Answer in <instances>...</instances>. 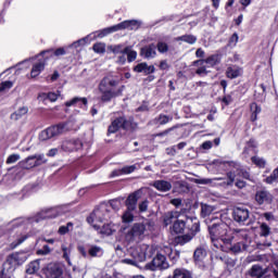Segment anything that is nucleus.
Masks as SVG:
<instances>
[{
    "mask_svg": "<svg viewBox=\"0 0 278 278\" xmlns=\"http://www.w3.org/2000/svg\"><path fill=\"white\" fill-rule=\"evenodd\" d=\"M208 225L211 242L215 249H223V244H231V236H229V226L223 220L212 215L205 219Z\"/></svg>",
    "mask_w": 278,
    "mask_h": 278,
    "instance_id": "obj_1",
    "label": "nucleus"
},
{
    "mask_svg": "<svg viewBox=\"0 0 278 278\" xmlns=\"http://www.w3.org/2000/svg\"><path fill=\"white\" fill-rule=\"evenodd\" d=\"M121 79L113 75L104 76L99 86L98 90L100 92V101L102 103H110L112 99H116V97H121L123 94V90H125V86H119Z\"/></svg>",
    "mask_w": 278,
    "mask_h": 278,
    "instance_id": "obj_2",
    "label": "nucleus"
},
{
    "mask_svg": "<svg viewBox=\"0 0 278 278\" xmlns=\"http://www.w3.org/2000/svg\"><path fill=\"white\" fill-rule=\"evenodd\" d=\"M60 216V207H51L46 208L37 214L36 217H31L29 219H14L7 225V231H12V229H16V227H23V225H29L31 223H40V220H47V218H58Z\"/></svg>",
    "mask_w": 278,
    "mask_h": 278,
    "instance_id": "obj_3",
    "label": "nucleus"
},
{
    "mask_svg": "<svg viewBox=\"0 0 278 278\" xmlns=\"http://www.w3.org/2000/svg\"><path fill=\"white\" fill-rule=\"evenodd\" d=\"M153 222L143 219L142 223H136L126 233L127 242H140L147 231H153Z\"/></svg>",
    "mask_w": 278,
    "mask_h": 278,
    "instance_id": "obj_4",
    "label": "nucleus"
},
{
    "mask_svg": "<svg viewBox=\"0 0 278 278\" xmlns=\"http://www.w3.org/2000/svg\"><path fill=\"white\" fill-rule=\"evenodd\" d=\"M138 128V124L134 122V117L121 116L115 118L109 126L108 134H116L119 129L124 131H134Z\"/></svg>",
    "mask_w": 278,
    "mask_h": 278,
    "instance_id": "obj_5",
    "label": "nucleus"
},
{
    "mask_svg": "<svg viewBox=\"0 0 278 278\" xmlns=\"http://www.w3.org/2000/svg\"><path fill=\"white\" fill-rule=\"evenodd\" d=\"M138 128V124L134 122V117L121 116L115 118L109 126L108 134H116L119 129L124 131H134Z\"/></svg>",
    "mask_w": 278,
    "mask_h": 278,
    "instance_id": "obj_6",
    "label": "nucleus"
},
{
    "mask_svg": "<svg viewBox=\"0 0 278 278\" xmlns=\"http://www.w3.org/2000/svg\"><path fill=\"white\" fill-rule=\"evenodd\" d=\"M108 218H110V208L105 204H101L87 217V223L92 225L93 229L99 230V225Z\"/></svg>",
    "mask_w": 278,
    "mask_h": 278,
    "instance_id": "obj_7",
    "label": "nucleus"
},
{
    "mask_svg": "<svg viewBox=\"0 0 278 278\" xmlns=\"http://www.w3.org/2000/svg\"><path fill=\"white\" fill-rule=\"evenodd\" d=\"M128 253L131 257H136L139 262H144L147 258L153 257L155 255V248L149 244H139L136 247H131L128 250Z\"/></svg>",
    "mask_w": 278,
    "mask_h": 278,
    "instance_id": "obj_8",
    "label": "nucleus"
},
{
    "mask_svg": "<svg viewBox=\"0 0 278 278\" xmlns=\"http://www.w3.org/2000/svg\"><path fill=\"white\" fill-rule=\"evenodd\" d=\"M213 164L214 166H217V168H220V170H229L227 173L228 180L225 184L226 186H233V181H236V168H238V163L217 159L213 161Z\"/></svg>",
    "mask_w": 278,
    "mask_h": 278,
    "instance_id": "obj_9",
    "label": "nucleus"
},
{
    "mask_svg": "<svg viewBox=\"0 0 278 278\" xmlns=\"http://www.w3.org/2000/svg\"><path fill=\"white\" fill-rule=\"evenodd\" d=\"M64 131H68V123H61L42 130L39 134V140L41 142L51 140V138H55V136H60L61 134H64Z\"/></svg>",
    "mask_w": 278,
    "mask_h": 278,
    "instance_id": "obj_10",
    "label": "nucleus"
},
{
    "mask_svg": "<svg viewBox=\"0 0 278 278\" xmlns=\"http://www.w3.org/2000/svg\"><path fill=\"white\" fill-rule=\"evenodd\" d=\"M29 258L27 252H14L7 257L4 265H9L10 268H16L17 266H23Z\"/></svg>",
    "mask_w": 278,
    "mask_h": 278,
    "instance_id": "obj_11",
    "label": "nucleus"
},
{
    "mask_svg": "<svg viewBox=\"0 0 278 278\" xmlns=\"http://www.w3.org/2000/svg\"><path fill=\"white\" fill-rule=\"evenodd\" d=\"M275 197L266 188H261L256 190L254 194V201L256 205H270Z\"/></svg>",
    "mask_w": 278,
    "mask_h": 278,
    "instance_id": "obj_12",
    "label": "nucleus"
},
{
    "mask_svg": "<svg viewBox=\"0 0 278 278\" xmlns=\"http://www.w3.org/2000/svg\"><path fill=\"white\" fill-rule=\"evenodd\" d=\"M168 261H166V256L162 254H156V256L152 260L151 263L146 265L148 270H166L168 268Z\"/></svg>",
    "mask_w": 278,
    "mask_h": 278,
    "instance_id": "obj_13",
    "label": "nucleus"
},
{
    "mask_svg": "<svg viewBox=\"0 0 278 278\" xmlns=\"http://www.w3.org/2000/svg\"><path fill=\"white\" fill-rule=\"evenodd\" d=\"M233 220L240 225H244L249 220V208L236 207L232 212Z\"/></svg>",
    "mask_w": 278,
    "mask_h": 278,
    "instance_id": "obj_14",
    "label": "nucleus"
},
{
    "mask_svg": "<svg viewBox=\"0 0 278 278\" xmlns=\"http://www.w3.org/2000/svg\"><path fill=\"white\" fill-rule=\"evenodd\" d=\"M140 55L141 58H144V60H153L157 56V47L155 43L144 46L140 50Z\"/></svg>",
    "mask_w": 278,
    "mask_h": 278,
    "instance_id": "obj_15",
    "label": "nucleus"
},
{
    "mask_svg": "<svg viewBox=\"0 0 278 278\" xmlns=\"http://www.w3.org/2000/svg\"><path fill=\"white\" fill-rule=\"evenodd\" d=\"M140 25H142V23L136 20H127L119 24H116L117 31H122L123 29H129L130 31H134L136 29H140Z\"/></svg>",
    "mask_w": 278,
    "mask_h": 278,
    "instance_id": "obj_16",
    "label": "nucleus"
},
{
    "mask_svg": "<svg viewBox=\"0 0 278 278\" xmlns=\"http://www.w3.org/2000/svg\"><path fill=\"white\" fill-rule=\"evenodd\" d=\"M47 278H64V269L59 264L50 265L47 270Z\"/></svg>",
    "mask_w": 278,
    "mask_h": 278,
    "instance_id": "obj_17",
    "label": "nucleus"
},
{
    "mask_svg": "<svg viewBox=\"0 0 278 278\" xmlns=\"http://www.w3.org/2000/svg\"><path fill=\"white\" fill-rule=\"evenodd\" d=\"M242 73H244L242 67L238 65H229L226 70V77L228 79H238V77H242Z\"/></svg>",
    "mask_w": 278,
    "mask_h": 278,
    "instance_id": "obj_18",
    "label": "nucleus"
},
{
    "mask_svg": "<svg viewBox=\"0 0 278 278\" xmlns=\"http://www.w3.org/2000/svg\"><path fill=\"white\" fill-rule=\"evenodd\" d=\"M61 149L66 152L79 151V149H81V141L78 139L64 141L61 146Z\"/></svg>",
    "mask_w": 278,
    "mask_h": 278,
    "instance_id": "obj_19",
    "label": "nucleus"
},
{
    "mask_svg": "<svg viewBox=\"0 0 278 278\" xmlns=\"http://www.w3.org/2000/svg\"><path fill=\"white\" fill-rule=\"evenodd\" d=\"M135 73H143V75H152L155 73V66L147 64V62L138 63L134 67Z\"/></svg>",
    "mask_w": 278,
    "mask_h": 278,
    "instance_id": "obj_20",
    "label": "nucleus"
},
{
    "mask_svg": "<svg viewBox=\"0 0 278 278\" xmlns=\"http://www.w3.org/2000/svg\"><path fill=\"white\" fill-rule=\"evenodd\" d=\"M152 186L159 192H170L173 190V185L168 180H154Z\"/></svg>",
    "mask_w": 278,
    "mask_h": 278,
    "instance_id": "obj_21",
    "label": "nucleus"
},
{
    "mask_svg": "<svg viewBox=\"0 0 278 278\" xmlns=\"http://www.w3.org/2000/svg\"><path fill=\"white\" fill-rule=\"evenodd\" d=\"M138 194H140V192L136 191L129 194L128 198L126 199V206H127V210H129V212H135L136 207H138V199H140Z\"/></svg>",
    "mask_w": 278,
    "mask_h": 278,
    "instance_id": "obj_22",
    "label": "nucleus"
},
{
    "mask_svg": "<svg viewBox=\"0 0 278 278\" xmlns=\"http://www.w3.org/2000/svg\"><path fill=\"white\" fill-rule=\"evenodd\" d=\"M197 64H207L210 67H214L217 64H220V54H213L205 60L194 61V65Z\"/></svg>",
    "mask_w": 278,
    "mask_h": 278,
    "instance_id": "obj_23",
    "label": "nucleus"
},
{
    "mask_svg": "<svg viewBox=\"0 0 278 278\" xmlns=\"http://www.w3.org/2000/svg\"><path fill=\"white\" fill-rule=\"evenodd\" d=\"M136 165H128V166H124L122 168L118 169H114L110 177H121V175H131V173H134L136 170Z\"/></svg>",
    "mask_w": 278,
    "mask_h": 278,
    "instance_id": "obj_24",
    "label": "nucleus"
},
{
    "mask_svg": "<svg viewBox=\"0 0 278 278\" xmlns=\"http://www.w3.org/2000/svg\"><path fill=\"white\" fill-rule=\"evenodd\" d=\"M266 273H268V268H263L261 265H253L249 271L250 277L253 278H263Z\"/></svg>",
    "mask_w": 278,
    "mask_h": 278,
    "instance_id": "obj_25",
    "label": "nucleus"
},
{
    "mask_svg": "<svg viewBox=\"0 0 278 278\" xmlns=\"http://www.w3.org/2000/svg\"><path fill=\"white\" fill-rule=\"evenodd\" d=\"M73 105L78 108H86V105H88V99L75 97L72 100L65 102L66 108H73Z\"/></svg>",
    "mask_w": 278,
    "mask_h": 278,
    "instance_id": "obj_26",
    "label": "nucleus"
},
{
    "mask_svg": "<svg viewBox=\"0 0 278 278\" xmlns=\"http://www.w3.org/2000/svg\"><path fill=\"white\" fill-rule=\"evenodd\" d=\"M178 219H179V212L177 211L167 212L163 217L165 227H168V225H173V223L174 224L177 223Z\"/></svg>",
    "mask_w": 278,
    "mask_h": 278,
    "instance_id": "obj_27",
    "label": "nucleus"
},
{
    "mask_svg": "<svg viewBox=\"0 0 278 278\" xmlns=\"http://www.w3.org/2000/svg\"><path fill=\"white\" fill-rule=\"evenodd\" d=\"M36 159L34 155L28 156L26 160H23L18 163L20 168H25L26 170H29L30 168H36Z\"/></svg>",
    "mask_w": 278,
    "mask_h": 278,
    "instance_id": "obj_28",
    "label": "nucleus"
},
{
    "mask_svg": "<svg viewBox=\"0 0 278 278\" xmlns=\"http://www.w3.org/2000/svg\"><path fill=\"white\" fill-rule=\"evenodd\" d=\"M115 31H118V27L116 25L106 27L102 30H99L96 33V38H105V36H110V34H114Z\"/></svg>",
    "mask_w": 278,
    "mask_h": 278,
    "instance_id": "obj_29",
    "label": "nucleus"
},
{
    "mask_svg": "<svg viewBox=\"0 0 278 278\" xmlns=\"http://www.w3.org/2000/svg\"><path fill=\"white\" fill-rule=\"evenodd\" d=\"M40 270V262L33 261L26 266V274L27 275H36Z\"/></svg>",
    "mask_w": 278,
    "mask_h": 278,
    "instance_id": "obj_30",
    "label": "nucleus"
},
{
    "mask_svg": "<svg viewBox=\"0 0 278 278\" xmlns=\"http://www.w3.org/2000/svg\"><path fill=\"white\" fill-rule=\"evenodd\" d=\"M236 177H243V179H248L251 181V173L249 170L242 168L240 164H237L236 170H235Z\"/></svg>",
    "mask_w": 278,
    "mask_h": 278,
    "instance_id": "obj_31",
    "label": "nucleus"
},
{
    "mask_svg": "<svg viewBox=\"0 0 278 278\" xmlns=\"http://www.w3.org/2000/svg\"><path fill=\"white\" fill-rule=\"evenodd\" d=\"M174 233H184L186 229V220L184 219H178L173 224L172 227Z\"/></svg>",
    "mask_w": 278,
    "mask_h": 278,
    "instance_id": "obj_32",
    "label": "nucleus"
},
{
    "mask_svg": "<svg viewBox=\"0 0 278 278\" xmlns=\"http://www.w3.org/2000/svg\"><path fill=\"white\" fill-rule=\"evenodd\" d=\"M45 71V64L42 62L36 63L33 65V68L30 71V77L35 79V77H38L40 73Z\"/></svg>",
    "mask_w": 278,
    "mask_h": 278,
    "instance_id": "obj_33",
    "label": "nucleus"
},
{
    "mask_svg": "<svg viewBox=\"0 0 278 278\" xmlns=\"http://www.w3.org/2000/svg\"><path fill=\"white\" fill-rule=\"evenodd\" d=\"M207 255V251L204 248H197L193 253V258L195 262H203Z\"/></svg>",
    "mask_w": 278,
    "mask_h": 278,
    "instance_id": "obj_34",
    "label": "nucleus"
},
{
    "mask_svg": "<svg viewBox=\"0 0 278 278\" xmlns=\"http://www.w3.org/2000/svg\"><path fill=\"white\" fill-rule=\"evenodd\" d=\"M88 255L90 257H101L103 255V248L99 245H91L88 250Z\"/></svg>",
    "mask_w": 278,
    "mask_h": 278,
    "instance_id": "obj_35",
    "label": "nucleus"
},
{
    "mask_svg": "<svg viewBox=\"0 0 278 278\" xmlns=\"http://www.w3.org/2000/svg\"><path fill=\"white\" fill-rule=\"evenodd\" d=\"M27 112H29V109L27 106H22L17 111H15L13 114H11V119L20 121V118H23V116H25Z\"/></svg>",
    "mask_w": 278,
    "mask_h": 278,
    "instance_id": "obj_36",
    "label": "nucleus"
},
{
    "mask_svg": "<svg viewBox=\"0 0 278 278\" xmlns=\"http://www.w3.org/2000/svg\"><path fill=\"white\" fill-rule=\"evenodd\" d=\"M173 278H192V274L184 268H177L174 270Z\"/></svg>",
    "mask_w": 278,
    "mask_h": 278,
    "instance_id": "obj_37",
    "label": "nucleus"
},
{
    "mask_svg": "<svg viewBox=\"0 0 278 278\" xmlns=\"http://www.w3.org/2000/svg\"><path fill=\"white\" fill-rule=\"evenodd\" d=\"M247 249H249V243H247L244 241H240V242L236 243L235 245H232L230 248V251H232V253H242V251H247Z\"/></svg>",
    "mask_w": 278,
    "mask_h": 278,
    "instance_id": "obj_38",
    "label": "nucleus"
},
{
    "mask_svg": "<svg viewBox=\"0 0 278 278\" xmlns=\"http://www.w3.org/2000/svg\"><path fill=\"white\" fill-rule=\"evenodd\" d=\"M216 210L214 206L208 204H201V216L202 218H207V216H212V213Z\"/></svg>",
    "mask_w": 278,
    "mask_h": 278,
    "instance_id": "obj_39",
    "label": "nucleus"
},
{
    "mask_svg": "<svg viewBox=\"0 0 278 278\" xmlns=\"http://www.w3.org/2000/svg\"><path fill=\"white\" fill-rule=\"evenodd\" d=\"M38 99L39 101H51V103H54V101H58V93L55 92L40 93Z\"/></svg>",
    "mask_w": 278,
    "mask_h": 278,
    "instance_id": "obj_40",
    "label": "nucleus"
},
{
    "mask_svg": "<svg viewBox=\"0 0 278 278\" xmlns=\"http://www.w3.org/2000/svg\"><path fill=\"white\" fill-rule=\"evenodd\" d=\"M170 121H173V116L160 114V115L154 119V123H155L156 125H168V123H170Z\"/></svg>",
    "mask_w": 278,
    "mask_h": 278,
    "instance_id": "obj_41",
    "label": "nucleus"
},
{
    "mask_svg": "<svg viewBox=\"0 0 278 278\" xmlns=\"http://www.w3.org/2000/svg\"><path fill=\"white\" fill-rule=\"evenodd\" d=\"M98 231L102 236H112V233H114V228H112L111 224L103 225L102 227L99 225Z\"/></svg>",
    "mask_w": 278,
    "mask_h": 278,
    "instance_id": "obj_42",
    "label": "nucleus"
},
{
    "mask_svg": "<svg viewBox=\"0 0 278 278\" xmlns=\"http://www.w3.org/2000/svg\"><path fill=\"white\" fill-rule=\"evenodd\" d=\"M124 53H126L128 62H135L138 58V52L131 50V47H125Z\"/></svg>",
    "mask_w": 278,
    "mask_h": 278,
    "instance_id": "obj_43",
    "label": "nucleus"
},
{
    "mask_svg": "<svg viewBox=\"0 0 278 278\" xmlns=\"http://www.w3.org/2000/svg\"><path fill=\"white\" fill-rule=\"evenodd\" d=\"M192 238L193 237L190 233L182 235L176 238V243L180 244V247H184V244H188Z\"/></svg>",
    "mask_w": 278,
    "mask_h": 278,
    "instance_id": "obj_44",
    "label": "nucleus"
},
{
    "mask_svg": "<svg viewBox=\"0 0 278 278\" xmlns=\"http://www.w3.org/2000/svg\"><path fill=\"white\" fill-rule=\"evenodd\" d=\"M177 40H181L182 42H187L188 45H194V42H197V36L182 35V36L178 37Z\"/></svg>",
    "mask_w": 278,
    "mask_h": 278,
    "instance_id": "obj_45",
    "label": "nucleus"
},
{
    "mask_svg": "<svg viewBox=\"0 0 278 278\" xmlns=\"http://www.w3.org/2000/svg\"><path fill=\"white\" fill-rule=\"evenodd\" d=\"M73 227H74V224L71 222H68L65 226H61L59 228L60 236H66V233H68V231H73Z\"/></svg>",
    "mask_w": 278,
    "mask_h": 278,
    "instance_id": "obj_46",
    "label": "nucleus"
},
{
    "mask_svg": "<svg viewBox=\"0 0 278 278\" xmlns=\"http://www.w3.org/2000/svg\"><path fill=\"white\" fill-rule=\"evenodd\" d=\"M61 251L63 253V260H65L67 264L71 266V249L63 244L61 247Z\"/></svg>",
    "mask_w": 278,
    "mask_h": 278,
    "instance_id": "obj_47",
    "label": "nucleus"
},
{
    "mask_svg": "<svg viewBox=\"0 0 278 278\" xmlns=\"http://www.w3.org/2000/svg\"><path fill=\"white\" fill-rule=\"evenodd\" d=\"M222 178H199V179H195L194 182L195 184H199L201 186H207L210 184H212V181H220Z\"/></svg>",
    "mask_w": 278,
    "mask_h": 278,
    "instance_id": "obj_48",
    "label": "nucleus"
},
{
    "mask_svg": "<svg viewBox=\"0 0 278 278\" xmlns=\"http://www.w3.org/2000/svg\"><path fill=\"white\" fill-rule=\"evenodd\" d=\"M33 156L35 157V165H37V166H42V164H47V162H48L45 154H35Z\"/></svg>",
    "mask_w": 278,
    "mask_h": 278,
    "instance_id": "obj_49",
    "label": "nucleus"
},
{
    "mask_svg": "<svg viewBox=\"0 0 278 278\" xmlns=\"http://www.w3.org/2000/svg\"><path fill=\"white\" fill-rule=\"evenodd\" d=\"M252 162L255 166H258V168H266V160L260 156H252Z\"/></svg>",
    "mask_w": 278,
    "mask_h": 278,
    "instance_id": "obj_50",
    "label": "nucleus"
},
{
    "mask_svg": "<svg viewBox=\"0 0 278 278\" xmlns=\"http://www.w3.org/2000/svg\"><path fill=\"white\" fill-rule=\"evenodd\" d=\"M13 86H14V83L10 80L2 81L0 84V92H9Z\"/></svg>",
    "mask_w": 278,
    "mask_h": 278,
    "instance_id": "obj_51",
    "label": "nucleus"
},
{
    "mask_svg": "<svg viewBox=\"0 0 278 278\" xmlns=\"http://www.w3.org/2000/svg\"><path fill=\"white\" fill-rule=\"evenodd\" d=\"M131 212H134V211H129L127 208V211L122 216L123 223H134V213H131Z\"/></svg>",
    "mask_w": 278,
    "mask_h": 278,
    "instance_id": "obj_52",
    "label": "nucleus"
},
{
    "mask_svg": "<svg viewBox=\"0 0 278 278\" xmlns=\"http://www.w3.org/2000/svg\"><path fill=\"white\" fill-rule=\"evenodd\" d=\"M159 53H168V43L164 41H159L156 45Z\"/></svg>",
    "mask_w": 278,
    "mask_h": 278,
    "instance_id": "obj_53",
    "label": "nucleus"
},
{
    "mask_svg": "<svg viewBox=\"0 0 278 278\" xmlns=\"http://www.w3.org/2000/svg\"><path fill=\"white\" fill-rule=\"evenodd\" d=\"M53 249L48 244H45L41 249L37 250V255H49Z\"/></svg>",
    "mask_w": 278,
    "mask_h": 278,
    "instance_id": "obj_54",
    "label": "nucleus"
},
{
    "mask_svg": "<svg viewBox=\"0 0 278 278\" xmlns=\"http://www.w3.org/2000/svg\"><path fill=\"white\" fill-rule=\"evenodd\" d=\"M199 231H201V226H200L199 223L195 220V222L192 224L191 228H190V233H189V236H192V238H193L194 236H197V235L199 233Z\"/></svg>",
    "mask_w": 278,
    "mask_h": 278,
    "instance_id": "obj_55",
    "label": "nucleus"
},
{
    "mask_svg": "<svg viewBox=\"0 0 278 278\" xmlns=\"http://www.w3.org/2000/svg\"><path fill=\"white\" fill-rule=\"evenodd\" d=\"M28 238H29L28 235H23L17 239V241H14L11 243V249H16V247H18L20 244H23L25 240H27Z\"/></svg>",
    "mask_w": 278,
    "mask_h": 278,
    "instance_id": "obj_56",
    "label": "nucleus"
},
{
    "mask_svg": "<svg viewBox=\"0 0 278 278\" xmlns=\"http://www.w3.org/2000/svg\"><path fill=\"white\" fill-rule=\"evenodd\" d=\"M111 51L114 55H121V53H125V48H123V45H117L111 47Z\"/></svg>",
    "mask_w": 278,
    "mask_h": 278,
    "instance_id": "obj_57",
    "label": "nucleus"
},
{
    "mask_svg": "<svg viewBox=\"0 0 278 278\" xmlns=\"http://www.w3.org/2000/svg\"><path fill=\"white\" fill-rule=\"evenodd\" d=\"M93 51L94 53H105V43H94L93 45Z\"/></svg>",
    "mask_w": 278,
    "mask_h": 278,
    "instance_id": "obj_58",
    "label": "nucleus"
},
{
    "mask_svg": "<svg viewBox=\"0 0 278 278\" xmlns=\"http://www.w3.org/2000/svg\"><path fill=\"white\" fill-rule=\"evenodd\" d=\"M21 160V154H11L7 159V164H16Z\"/></svg>",
    "mask_w": 278,
    "mask_h": 278,
    "instance_id": "obj_59",
    "label": "nucleus"
},
{
    "mask_svg": "<svg viewBox=\"0 0 278 278\" xmlns=\"http://www.w3.org/2000/svg\"><path fill=\"white\" fill-rule=\"evenodd\" d=\"M250 110H251V113L252 114H262V106L257 105V103L253 102L251 105H250Z\"/></svg>",
    "mask_w": 278,
    "mask_h": 278,
    "instance_id": "obj_60",
    "label": "nucleus"
},
{
    "mask_svg": "<svg viewBox=\"0 0 278 278\" xmlns=\"http://www.w3.org/2000/svg\"><path fill=\"white\" fill-rule=\"evenodd\" d=\"M238 40H239L238 34L233 33L232 36L229 38L228 47H236L238 45Z\"/></svg>",
    "mask_w": 278,
    "mask_h": 278,
    "instance_id": "obj_61",
    "label": "nucleus"
},
{
    "mask_svg": "<svg viewBox=\"0 0 278 278\" xmlns=\"http://www.w3.org/2000/svg\"><path fill=\"white\" fill-rule=\"evenodd\" d=\"M269 235H270V227H268V225H266V224H262L261 225V236L266 238V236H269Z\"/></svg>",
    "mask_w": 278,
    "mask_h": 278,
    "instance_id": "obj_62",
    "label": "nucleus"
},
{
    "mask_svg": "<svg viewBox=\"0 0 278 278\" xmlns=\"http://www.w3.org/2000/svg\"><path fill=\"white\" fill-rule=\"evenodd\" d=\"M127 54L125 52H122L121 54H117L116 56V64H125V62H127Z\"/></svg>",
    "mask_w": 278,
    "mask_h": 278,
    "instance_id": "obj_63",
    "label": "nucleus"
},
{
    "mask_svg": "<svg viewBox=\"0 0 278 278\" xmlns=\"http://www.w3.org/2000/svg\"><path fill=\"white\" fill-rule=\"evenodd\" d=\"M139 262H142V261H138V258L136 257L123 260V263L128 264L129 266H138Z\"/></svg>",
    "mask_w": 278,
    "mask_h": 278,
    "instance_id": "obj_64",
    "label": "nucleus"
}]
</instances>
